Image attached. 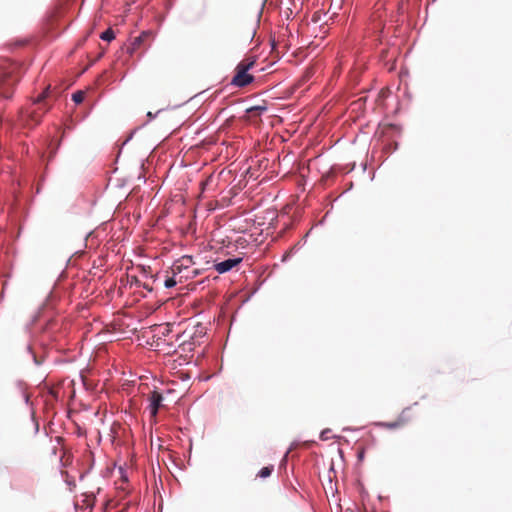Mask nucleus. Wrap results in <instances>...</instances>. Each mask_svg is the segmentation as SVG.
Returning a JSON list of instances; mask_svg holds the SVG:
<instances>
[{
    "label": "nucleus",
    "mask_w": 512,
    "mask_h": 512,
    "mask_svg": "<svg viewBox=\"0 0 512 512\" xmlns=\"http://www.w3.org/2000/svg\"><path fill=\"white\" fill-rule=\"evenodd\" d=\"M195 331L193 333H189L187 330L184 331L183 335L182 336H185L186 334L188 335V337L192 340V342H186V340H183L181 342V346L185 347V346H188V350H192V346L195 345L196 343V339L198 337H202L204 334H205V329L202 325H197L194 327ZM184 350H186V348H183Z\"/></svg>",
    "instance_id": "obj_7"
},
{
    "label": "nucleus",
    "mask_w": 512,
    "mask_h": 512,
    "mask_svg": "<svg viewBox=\"0 0 512 512\" xmlns=\"http://www.w3.org/2000/svg\"><path fill=\"white\" fill-rule=\"evenodd\" d=\"M195 264L193 257L189 255L182 256L180 259L175 261L171 267L172 273L174 276L183 273L186 274L184 277L186 279L193 278L199 274L197 269L190 270V268Z\"/></svg>",
    "instance_id": "obj_3"
},
{
    "label": "nucleus",
    "mask_w": 512,
    "mask_h": 512,
    "mask_svg": "<svg viewBox=\"0 0 512 512\" xmlns=\"http://www.w3.org/2000/svg\"><path fill=\"white\" fill-rule=\"evenodd\" d=\"M20 68L16 63H6L0 68V94L10 98L13 87L20 80Z\"/></svg>",
    "instance_id": "obj_2"
},
{
    "label": "nucleus",
    "mask_w": 512,
    "mask_h": 512,
    "mask_svg": "<svg viewBox=\"0 0 512 512\" xmlns=\"http://www.w3.org/2000/svg\"><path fill=\"white\" fill-rule=\"evenodd\" d=\"M409 412L410 408H405L394 421L381 422L378 425L389 430L401 428L411 421Z\"/></svg>",
    "instance_id": "obj_4"
},
{
    "label": "nucleus",
    "mask_w": 512,
    "mask_h": 512,
    "mask_svg": "<svg viewBox=\"0 0 512 512\" xmlns=\"http://www.w3.org/2000/svg\"><path fill=\"white\" fill-rule=\"evenodd\" d=\"M84 98H85V93L83 91H77V92L73 93V95H72V100L76 104L82 103Z\"/></svg>",
    "instance_id": "obj_13"
},
{
    "label": "nucleus",
    "mask_w": 512,
    "mask_h": 512,
    "mask_svg": "<svg viewBox=\"0 0 512 512\" xmlns=\"http://www.w3.org/2000/svg\"><path fill=\"white\" fill-rule=\"evenodd\" d=\"M177 284V281L175 279V276L173 275V277H170L168 279L165 280V287L166 288H172L174 287L175 285Z\"/></svg>",
    "instance_id": "obj_14"
},
{
    "label": "nucleus",
    "mask_w": 512,
    "mask_h": 512,
    "mask_svg": "<svg viewBox=\"0 0 512 512\" xmlns=\"http://www.w3.org/2000/svg\"><path fill=\"white\" fill-rule=\"evenodd\" d=\"M100 38L105 41H111L115 38V33L109 28L100 35Z\"/></svg>",
    "instance_id": "obj_12"
},
{
    "label": "nucleus",
    "mask_w": 512,
    "mask_h": 512,
    "mask_svg": "<svg viewBox=\"0 0 512 512\" xmlns=\"http://www.w3.org/2000/svg\"><path fill=\"white\" fill-rule=\"evenodd\" d=\"M50 97V86H48L41 94L37 96L33 104L38 105L37 109L21 111L20 121L24 126L33 127L41 122L45 113L50 109L46 100Z\"/></svg>",
    "instance_id": "obj_1"
},
{
    "label": "nucleus",
    "mask_w": 512,
    "mask_h": 512,
    "mask_svg": "<svg viewBox=\"0 0 512 512\" xmlns=\"http://www.w3.org/2000/svg\"><path fill=\"white\" fill-rule=\"evenodd\" d=\"M163 396L157 392L153 391L149 395V409L151 417L156 418L159 408L162 406Z\"/></svg>",
    "instance_id": "obj_8"
},
{
    "label": "nucleus",
    "mask_w": 512,
    "mask_h": 512,
    "mask_svg": "<svg viewBox=\"0 0 512 512\" xmlns=\"http://www.w3.org/2000/svg\"><path fill=\"white\" fill-rule=\"evenodd\" d=\"M241 262H242V258H231V259H227L222 262L216 263L214 265V268L218 273L223 274V273L230 271L232 268H234Z\"/></svg>",
    "instance_id": "obj_9"
},
{
    "label": "nucleus",
    "mask_w": 512,
    "mask_h": 512,
    "mask_svg": "<svg viewBox=\"0 0 512 512\" xmlns=\"http://www.w3.org/2000/svg\"><path fill=\"white\" fill-rule=\"evenodd\" d=\"M331 431L329 429H326V430H323L320 434V438L321 440H328L329 439V436L328 434L330 433Z\"/></svg>",
    "instance_id": "obj_15"
},
{
    "label": "nucleus",
    "mask_w": 512,
    "mask_h": 512,
    "mask_svg": "<svg viewBox=\"0 0 512 512\" xmlns=\"http://www.w3.org/2000/svg\"><path fill=\"white\" fill-rule=\"evenodd\" d=\"M152 36L150 31H143L139 36L133 38L127 46V52L133 55L141 47L145 46V42Z\"/></svg>",
    "instance_id": "obj_6"
},
{
    "label": "nucleus",
    "mask_w": 512,
    "mask_h": 512,
    "mask_svg": "<svg viewBox=\"0 0 512 512\" xmlns=\"http://www.w3.org/2000/svg\"><path fill=\"white\" fill-rule=\"evenodd\" d=\"M253 80H254L253 75L249 74L244 69L242 70L241 68L236 66L235 74L231 80V84L235 87L242 88V87H245V86L249 85L250 83H252Z\"/></svg>",
    "instance_id": "obj_5"
},
{
    "label": "nucleus",
    "mask_w": 512,
    "mask_h": 512,
    "mask_svg": "<svg viewBox=\"0 0 512 512\" xmlns=\"http://www.w3.org/2000/svg\"><path fill=\"white\" fill-rule=\"evenodd\" d=\"M256 63V60L251 57V58H245L243 59L242 61H240L238 63V67L241 68L242 70L244 69L245 71L249 72L250 69H252L254 67Z\"/></svg>",
    "instance_id": "obj_10"
},
{
    "label": "nucleus",
    "mask_w": 512,
    "mask_h": 512,
    "mask_svg": "<svg viewBox=\"0 0 512 512\" xmlns=\"http://www.w3.org/2000/svg\"><path fill=\"white\" fill-rule=\"evenodd\" d=\"M273 469H274L273 465L265 466L258 472L257 476L260 478H267L271 475V473L273 472Z\"/></svg>",
    "instance_id": "obj_11"
}]
</instances>
